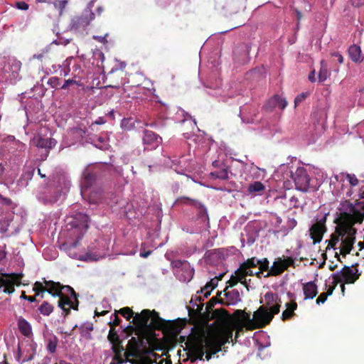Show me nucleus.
Masks as SVG:
<instances>
[{
	"label": "nucleus",
	"instance_id": "1",
	"mask_svg": "<svg viewBox=\"0 0 364 364\" xmlns=\"http://www.w3.org/2000/svg\"><path fill=\"white\" fill-rule=\"evenodd\" d=\"M134 326H127L124 331L127 336L136 334L137 338H131L128 341L125 357L127 362L132 364H152L157 362L158 354L151 349H141L145 340H149L154 329H163L166 328L170 323L161 318L158 311L143 309L140 313H136L132 320Z\"/></svg>",
	"mask_w": 364,
	"mask_h": 364
},
{
	"label": "nucleus",
	"instance_id": "2",
	"mask_svg": "<svg viewBox=\"0 0 364 364\" xmlns=\"http://www.w3.org/2000/svg\"><path fill=\"white\" fill-rule=\"evenodd\" d=\"M233 328L230 326H220L213 327L206 333L198 335L190 341L189 358L194 362L199 359L203 360L205 358L207 360L211 359L213 354L221 351L225 343L232 338Z\"/></svg>",
	"mask_w": 364,
	"mask_h": 364
},
{
	"label": "nucleus",
	"instance_id": "3",
	"mask_svg": "<svg viewBox=\"0 0 364 364\" xmlns=\"http://www.w3.org/2000/svg\"><path fill=\"white\" fill-rule=\"evenodd\" d=\"M350 211V213L346 214V218L349 223V226L346 229L340 230L341 239L340 252L343 255L350 253L353 247L356 230L353 228V225L355 223H361L364 220V200L357 202L355 205H352Z\"/></svg>",
	"mask_w": 364,
	"mask_h": 364
},
{
	"label": "nucleus",
	"instance_id": "4",
	"mask_svg": "<svg viewBox=\"0 0 364 364\" xmlns=\"http://www.w3.org/2000/svg\"><path fill=\"white\" fill-rule=\"evenodd\" d=\"M47 289H43L41 284L39 286V291H47L48 293L54 297H58V306L65 312V315H68L71 311V309L77 310L79 301L78 295L71 286H65L60 282H55V281H48Z\"/></svg>",
	"mask_w": 364,
	"mask_h": 364
},
{
	"label": "nucleus",
	"instance_id": "5",
	"mask_svg": "<svg viewBox=\"0 0 364 364\" xmlns=\"http://www.w3.org/2000/svg\"><path fill=\"white\" fill-rule=\"evenodd\" d=\"M97 178V173L93 169L87 168L83 172V178L81 183V193L85 198L87 196L90 203H99L102 198V189L97 191H90L92 184L95 183Z\"/></svg>",
	"mask_w": 364,
	"mask_h": 364
},
{
	"label": "nucleus",
	"instance_id": "6",
	"mask_svg": "<svg viewBox=\"0 0 364 364\" xmlns=\"http://www.w3.org/2000/svg\"><path fill=\"white\" fill-rule=\"evenodd\" d=\"M275 314H279L278 305H273L270 309L267 304L261 305L257 311H254L255 329L270 324Z\"/></svg>",
	"mask_w": 364,
	"mask_h": 364
},
{
	"label": "nucleus",
	"instance_id": "7",
	"mask_svg": "<svg viewBox=\"0 0 364 364\" xmlns=\"http://www.w3.org/2000/svg\"><path fill=\"white\" fill-rule=\"evenodd\" d=\"M23 273H0V292L14 293L15 285H21Z\"/></svg>",
	"mask_w": 364,
	"mask_h": 364
},
{
	"label": "nucleus",
	"instance_id": "8",
	"mask_svg": "<svg viewBox=\"0 0 364 364\" xmlns=\"http://www.w3.org/2000/svg\"><path fill=\"white\" fill-rule=\"evenodd\" d=\"M360 274L358 273V268H352V267H346V265L337 273L332 275L333 283L336 287L338 283L344 282V283H355Z\"/></svg>",
	"mask_w": 364,
	"mask_h": 364
},
{
	"label": "nucleus",
	"instance_id": "9",
	"mask_svg": "<svg viewBox=\"0 0 364 364\" xmlns=\"http://www.w3.org/2000/svg\"><path fill=\"white\" fill-rule=\"evenodd\" d=\"M95 18V13L92 12V9L87 8V9H85L80 16L73 17L70 23V28L75 31H83Z\"/></svg>",
	"mask_w": 364,
	"mask_h": 364
},
{
	"label": "nucleus",
	"instance_id": "10",
	"mask_svg": "<svg viewBox=\"0 0 364 364\" xmlns=\"http://www.w3.org/2000/svg\"><path fill=\"white\" fill-rule=\"evenodd\" d=\"M289 266H295V261L293 257H291V256L277 257L265 277H276V275H280V274H282Z\"/></svg>",
	"mask_w": 364,
	"mask_h": 364
},
{
	"label": "nucleus",
	"instance_id": "11",
	"mask_svg": "<svg viewBox=\"0 0 364 364\" xmlns=\"http://www.w3.org/2000/svg\"><path fill=\"white\" fill-rule=\"evenodd\" d=\"M296 188L301 191H308L310 188V176L307 171L303 167H299L294 173H291Z\"/></svg>",
	"mask_w": 364,
	"mask_h": 364
},
{
	"label": "nucleus",
	"instance_id": "12",
	"mask_svg": "<svg viewBox=\"0 0 364 364\" xmlns=\"http://www.w3.org/2000/svg\"><path fill=\"white\" fill-rule=\"evenodd\" d=\"M327 215H324L321 219L316 220V223L309 228L310 235L314 242H320L322 240L324 233L327 230L326 225Z\"/></svg>",
	"mask_w": 364,
	"mask_h": 364
},
{
	"label": "nucleus",
	"instance_id": "13",
	"mask_svg": "<svg viewBox=\"0 0 364 364\" xmlns=\"http://www.w3.org/2000/svg\"><path fill=\"white\" fill-rule=\"evenodd\" d=\"M173 267L177 269L178 272L181 271V280L189 282L194 275V269L191 267L190 262L186 260H175L173 262Z\"/></svg>",
	"mask_w": 364,
	"mask_h": 364
},
{
	"label": "nucleus",
	"instance_id": "14",
	"mask_svg": "<svg viewBox=\"0 0 364 364\" xmlns=\"http://www.w3.org/2000/svg\"><path fill=\"white\" fill-rule=\"evenodd\" d=\"M110 83L107 84V86L110 87H119L121 85L125 84V73L124 70L112 69L107 75Z\"/></svg>",
	"mask_w": 364,
	"mask_h": 364
},
{
	"label": "nucleus",
	"instance_id": "15",
	"mask_svg": "<svg viewBox=\"0 0 364 364\" xmlns=\"http://www.w3.org/2000/svg\"><path fill=\"white\" fill-rule=\"evenodd\" d=\"M142 141L148 149H156L162 141L159 134H155L149 129H144L143 132Z\"/></svg>",
	"mask_w": 364,
	"mask_h": 364
},
{
	"label": "nucleus",
	"instance_id": "16",
	"mask_svg": "<svg viewBox=\"0 0 364 364\" xmlns=\"http://www.w3.org/2000/svg\"><path fill=\"white\" fill-rule=\"evenodd\" d=\"M213 166L216 168L215 171L210 173L212 177L220 178V179H228V166L221 161H213Z\"/></svg>",
	"mask_w": 364,
	"mask_h": 364
},
{
	"label": "nucleus",
	"instance_id": "17",
	"mask_svg": "<svg viewBox=\"0 0 364 364\" xmlns=\"http://www.w3.org/2000/svg\"><path fill=\"white\" fill-rule=\"evenodd\" d=\"M234 314L239 318L240 323L244 324L247 329H255V313L251 318V314L247 311H242V309H237Z\"/></svg>",
	"mask_w": 364,
	"mask_h": 364
},
{
	"label": "nucleus",
	"instance_id": "18",
	"mask_svg": "<svg viewBox=\"0 0 364 364\" xmlns=\"http://www.w3.org/2000/svg\"><path fill=\"white\" fill-rule=\"evenodd\" d=\"M288 102L286 98L281 97L279 95H274L267 101L264 107L268 111H272V109H274L275 107H279L281 109H284V108H286Z\"/></svg>",
	"mask_w": 364,
	"mask_h": 364
},
{
	"label": "nucleus",
	"instance_id": "19",
	"mask_svg": "<svg viewBox=\"0 0 364 364\" xmlns=\"http://www.w3.org/2000/svg\"><path fill=\"white\" fill-rule=\"evenodd\" d=\"M259 263V259L257 257H250L246 262H242L241 269H242L243 280L246 279L247 275H255V272L252 270V267H256Z\"/></svg>",
	"mask_w": 364,
	"mask_h": 364
},
{
	"label": "nucleus",
	"instance_id": "20",
	"mask_svg": "<svg viewBox=\"0 0 364 364\" xmlns=\"http://www.w3.org/2000/svg\"><path fill=\"white\" fill-rule=\"evenodd\" d=\"M89 216L86 213H76L73 219V226L79 228L80 231H87L89 227Z\"/></svg>",
	"mask_w": 364,
	"mask_h": 364
},
{
	"label": "nucleus",
	"instance_id": "21",
	"mask_svg": "<svg viewBox=\"0 0 364 364\" xmlns=\"http://www.w3.org/2000/svg\"><path fill=\"white\" fill-rule=\"evenodd\" d=\"M48 279H46V278H43L42 282L41 281H36V282L33 283V291L35 293V295L33 296H28L27 300L29 302H36L38 301L37 297L44 298L45 296V292L46 291H43V292H41L39 290L40 285L41 284L43 288H48V284H46Z\"/></svg>",
	"mask_w": 364,
	"mask_h": 364
},
{
	"label": "nucleus",
	"instance_id": "22",
	"mask_svg": "<svg viewBox=\"0 0 364 364\" xmlns=\"http://www.w3.org/2000/svg\"><path fill=\"white\" fill-rule=\"evenodd\" d=\"M239 282L243 284L245 287L249 289V284L247 279L243 280V270L241 269V264L239 268L235 270V274L231 276L230 279L228 282V284L229 287H233V285H236V284L239 283Z\"/></svg>",
	"mask_w": 364,
	"mask_h": 364
},
{
	"label": "nucleus",
	"instance_id": "23",
	"mask_svg": "<svg viewBox=\"0 0 364 364\" xmlns=\"http://www.w3.org/2000/svg\"><path fill=\"white\" fill-rule=\"evenodd\" d=\"M264 298L266 299V304L268 309H271V306L273 305H277L279 307V312L280 311V307L282 304V301L281 297L277 295V294H274V292H272L269 291L264 294Z\"/></svg>",
	"mask_w": 364,
	"mask_h": 364
},
{
	"label": "nucleus",
	"instance_id": "24",
	"mask_svg": "<svg viewBox=\"0 0 364 364\" xmlns=\"http://www.w3.org/2000/svg\"><path fill=\"white\" fill-rule=\"evenodd\" d=\"M33 141L37 147H41L42 149H52L56 144L54 139H45L43 136H37L33 139Z\"/></svg>",
	"mask_w": 364,
	"mask_h": 364
},
{
	"label": "nucleus",
	"instance_id": "25",
	"mask_svg": "<svg viewBox=\"0 0 364 364\" xmlns=\"http://www.w3.org/2000/svg\"><path fill=\"white\" fill-rule=\"evenodd\" d=\"M303 290L305 298H314L318 294V286L316 283L306 282L303 284Z\"/></svg>",
	"mask_w": 364,
	"mask_h": 364
},
{
	"label": "nucleus",
	"instance_id": "26",
	"mask_svg": "<svg viewBox=\"0 0 364 364\" xmlns=\"http://www.w3.org/2000/svg\"><path fill=\"white\" fill-rule=\"evenodd\" d=\"M228 288L226 287L225 289L226 301H224V305H234V304L240 301V294L238 290L227 291Z\"/></svg>",
	"mask_w": 364,
	"mask_h": 364
},
{
	"label": "nucleus",
	"instance_id": "27",
	"mask_svg": "<svg viewBox=\"0 0 364 364\" xmlns=\"http://www.w3.org/2000/svg\"><path fill=\"white\" fill-rule=\"evenodd\" d=\"M298 304L294 301V300H291L289 303L286 304V309L282 311V320H288L291 319L294 315H295V310L297 309Z\"/></svg>",
	"mask_w": 364,
	"mask_h": 364
},
{
	"label": "nucleus",
	"instance_id": "28",
	"mask_svg": "<svg viewBox=\"0 0 364 364\" xmlns=\"http://www.w3.org/2000/svg\"><path fill=\"white\" fill-rule=\"evenodd\" d=\"M18 326L20 332L26 337H30V336L33 334L32 326L26 318L20 317V318L18 319Z\"/></svg>",
	"mask_w": 364,
	"mask_h": 364
},
{
	"label": "nucleus",
	"instance_id": "29",
	"mask_svg": "<svg viewBox=\"0 0 364 364\" xmlns=\"http://www.w3.org/2000/svg\"><path fill=\"white\" fill-rule=\"evenodd\" d=\"M265 190V185L261 181H255L254 183H249L247 187V192L252 195H261Z\"/></svg>",
	"mask_w": 364,
	"mask_h": 364
},
{
	"label": "nucleus",
	"instance_id": "30",
	"mask_svg": "<svg viewBox=\"0 0 364 364\" xmlns=\"http://www.w3.org/2000/svg\"><path fill=\"white\" fill-rule=\"evenodd\" d=\"M348 53L353 62H360L363 59L361 48L359 46H356V44L350 46Z\"/></svg>",
	"mask_w": 364,
	"mask_h": 364
},
{
	"label": "nucleus",
	"instance_id": "31",
	"mask_svg": "<svg viewBox=\"0 0 364 364\" xmlns=\"http://www.w3.org/2000/svg\"><path fill=\"white\" fill-rule=\"evenodd\" d=\"M328 76H330V71L328 69L327 63L325 60H321V68L318 70V80L319 81H325Z\"/></svg>",
	"mask_w": 364,
	"mask_h": 364
},
{
	"label": "nucleus",
	"instance_id": "32",
	"mask_svg": "<svg viewBox=\"0 0 364 364\" xmlns=\"http://www.w3.org/2000/svg\"><path fill=\"white\" fill-rule=\"evenodd\" d=\"M54 309L55 306L51 303H49V301H43L38 306V311L43 315L48 316V315H50L53 311Z\"/></svg>",
	"mask_w": 364,
	"mask_h": 364
},
{
	"label": "nucleus",
	"instance_id": "33",
	"mask_svg": "<svg viewBox=\"0 0 364 364\" xmlns=\"http://www.w3.org/2000/svg\"><path fill=\"white\" fill-rule=\"evenodd\" d=\"M335 283H333V286H330L328 287V290L326 292H322L316 299V304L318 305H320V304H323V302H326L327 298L328 296H331V294H333V290L336 288Z\"/></svg>",
	"mask_w": 364,
	"mask_h": 364
},
{
	"label": "nucleus",
	"instance_id": "34",
	"mask_svg": "<svg viewBox=\"0 0 364 364\" xmlns=\"http://www.w3.org/2000/svg\"><path fill=\"white\" fill-rule=\"evenodd\" d=\"M341 229H337L335 233L331 234L326 249L336 248L337 242H338L339 240L341 239Z\"/></svg>",
	"mask_w": 364,
	"mask_h": 364
},
{
	"label": "nucleus",
	"instance_id": "35",
	"mask_svg": "<svg viewBox=\"0 0 364 364\" xmlns=\"http://www.w3.org/2000/svg\"><path fill=\"white\" fill-rule=\"evenodd\" d=\"M258 264H259V269L258 272H257L255 273V274H256V277H261L263 274V272L265 271V269H268V271H269V262L268 259H267V257H264L262 260H259V259Z\"/></svg>",
	"mask_w": 364,
	"mask_h": 364
},
{
	"label": "nucleus",
	"instance_id": "36",
	"mask_svg": "<svg viewBox=\"0 0 364 364\" xmlns=\"http://www.w3.org/2000/svg\"><path fill=\"white\" fill-rule=\"evenodd\" d=\"M110 327L111 328L109 331L107 339L110 341V342L112 344V346H114V345H116V343L119 342V333H117L114 326H110Z\"/></svg>",
	"mask_w": 364,
	"mask_h": 364
},
{
	"label": "nucleus",
	"instance_id": "37",
	"mask_svg": "<svg viewBox=\"0 0 364 364\" xmlns=\"http://www.w3.org/2000/svg\"><path fill=\"white\" fill-rule=\"evenodd\" d=\"M194 206L198 208V215L200 217V218H203V220H208L209 218L205 205H203V203H200V202H198V200H196V205Z\"/></svg>",
	"mask_w": 364,
	"mask_h": 364
},
{
	"label": "nucleus",
	"instance_id": "38",
	"mask_svg": "<svg viewBox=\"0 0 364 364\" xmlns=\"http://www.w3.org/2000/svg\"><path fill=\"white\" fill-rule=\"evenodd\" d=\"M250 50V48L249 46H247V44H242V46H240L238 48L236 49L235 54H236V55H240V51L242 50V60H247Z\"/></svg>",
	"mask_w": 364,
	"mask_h": 364
},
{
	"label": "nucleus",
	"instance_id": "39",
	"mask_svg": "<svg viewBox=\"0 0 364 364\" xmlns=\"http://www.w3.org/2000/svg\"><path fill=\"white\" fill-rule=\"evenodd\" d=\"M176 204H188V205H195L196 203V199L189 197H179L176 200Z\"/></svg>",
	"mask_w": 364,
	"mask_h": 364
},
{
	"label": "nucleus",
	"instance_id": "40",
	"mask_svg": "<svg viewBox=\"0 0 364 364\" xmlns=\"http://www.w3.org/2000/svg\"><path fill=\"white\" fill-rule=\"evenodd\" d=\"M118 312H119V314H121V315H122V316H124L127 320L131 319V318H134V313L132 309L129 308V306H124V308H121Z\"/></svg>",
	"mask_w": 364,
	"mask_h": 364
},
{
	"label": "nucleus",
	"instance_id": "41",
	"mask_svg": "<svg viewBox=\"0 0 364 364\" xmlns=\"http://www.w3.org/2000/svg\"><path fill=\"white\" fill-rule=\"evenodd\" d=\"M222 277H223V274H221L219 277V278H217V277H215V278H212V279H210V281H209V282L205 284V285L204 286V289H210V293H211L213 289H214V288H215V287H217V285L218 284V279H221Z\"/></svg>",
	"mask_w": 364,
	"mask_h": 364
},
{
	"label": "nucleus",
	"instance_id": "42",
	"mask_svg": "<svg viewBox=\"0 0 364 364\" xmlns=\"http://www.w3.org/2000/svg\"><path fill=\"white\" fill-rule=\"evenodd\" d=\"M82 236H83V234L80 235V237H78V238L76 240H74V242H72V243L69 245H68V243H63V245L61 246V248L65 249V250H68V252L70 253L71 249L75 248V247H77V245H78V244L80 242V240L81 239V237H82Z\"/></svg>",
	"mask_w": 364,
	"mask_h": 364
},
{
	"label": "nucleus",
	"instance_id": "43",
	"mask_svg": "<svg viewBox=\"0 0 364 364\" xmlns=\"http://www.w3.org/2000/svg\"><path fill=\"white\" fill-rule=\"evenodd\" d=\"M67 4V0H56L54 3V6L56 7V9H58L59 13L61 14Z\"/></svg>",
	"mask_w": 364,
	"mask_h": 364
},
{
	"label": "nucleus",
	"instance_id": "44",
	"mask_svg": "<svg viewBox=\"0 0 364 364\" xmlns=\"http://www.w3.org/2000/svg\"><path fill=\"white\" fill-rule=\"evenodd\" d=\"M58 340L55 338L53 340H49L47 348L50 353H55L57 349Z\"/></svg>",
	"mask_w": 364,
	"mask_h": 364
},
{
	"label": "nucleus",
	"instance_id": "45",
	"mask_svg": "<svg viewBox=\"0 0 364 364\" xmlns=\"http://www.w3.org/2000/svg\"><path fill=\"white\" fill-rule=\"evenodd\" d=\"M346 178L351 186H357L359 183L358 177L353 175V173H346Z\"/></svg>",
	"mask_w": 364,
	"mask_h": 364
},
{
	"label": "nucleus",
	"instance_id": "46",
	"mask_svg": "<svg viewBox=\"0 0 364 364\" xmlns=\"http://www.w3.org/2000/svg\"><path fill=\"white\" fill-rule=\"evenodd\" d=\"M218 302H220V304H224V300L223 299H218V297H211V299L208 301L207 303V307L208 309H212L213 306L216 305Z\"/></svg>",
	"mask_w": 364,
	"mask_h": 364
},
{
	"label": "nucleus",
	"instance_id": "47",
	"mask_svg": "<svg viewBox=\"0 0 364 364\" xmlns=\"http://www.w3.org/2000/svg\"><path fill=\"white\" fill-rule=\"evenodd\" d=\"M112 350L115 354H119L121 355V352L123 351L124 348L122 344V340L120 339L119 336V341L115 344V346H113Z\"/></svg>",
	"mask_w": 364,
	"mask_h": 364
},
{
	"label": "nucleus",
	"instance_id": "48",
	"mask_svg": "<svg viewBox=\"0 0 364 364\" xmlns=\"http://www.w3.org/2000/svg\"><path fill=\"white\" fill-rule=\"evenodd\" d=\"M36 171V168L34 167H28L27 169L25 170L23 176L26 177L27 179H31L33 178V174Z\"/></svg>",
	"mask_w": 364,
	"mask_h": 364
},
{
	"label": "nucleus",
	"instance_id": "49",
	"mask_svg": "<svg viewBox=\"0 0 364 364\" xmlns=\"http://www.w3.org/2000/svg\"><path fill=\"white\" fill-rule=\"evenodd\" d=\"M109 36L108 33L105 35H93L92 38L99 42H102L103 43H106L107 42V36Z\"/></svg>",
	"mask_w": 364,
	"mask_h": 364
},
{
	"label": "nucleus",
	"instance_id": "50",
	"mask_svg": "<svg viewBox=\"0 0 364 364\" xmlns=\"http://www.w3.org/2000/svg\"><path fill=\"white\" fill-rule=\"evenodd\" d=\"M95 146L96 147H99V149H105L106 140H105L104 137L100 136L95 142Z\"/></svg>",
	"mask_w": 364,
	"mask_h": 364
},
{
	"label": "nucleus",
	"instance_id": "51",
	"mask_svg": "<svg viewBox=\"0 0 364 364\" xmlns=\"http://www.w3.org/2000/svg\"><path fill=\"white\" fill-rule=\"evenodd\" d=\"M306 97L307 93H304V92L300 95H298V96L294 98V106H298V105H299V103H301L304 99H306Z\"/></svg>",
	"mask_w": 364,
	"mask_h": 364
},
{
	"label": "nucleus",
	"instance_id": "52",
	"mask_svg": "<svg viewBox=\"0 0 364 364\" xmlns=\"http://www.w3.org/2000/svg\"><path fill=\"white\" fill-rule=\"evenodd\" d=\"M124 362V360H123L122 355L120 354H114L112 362L110 364H121V363Z\"/></svg>",
	"mask_w": 364,
	"mask_h": 364
},
{
	"label": "nucleus",
	"instance_id": "53",
	"mask_svg": "<svg viewBox=\"0 0 364 364\" xmlns=\"http://www.w3.org/2000/svg\"><path fill=\"white\" fill-rule=\"evenodd\" d=\"M122 321V319L119 318L118 316L117 313L114 314V318L109 323V326H119L120 324V322Z\"/></svg>",
	"mask_w": 364,
	"mask_h": 364
},
{
	"label": "nucleus",
	"instance_id": "54",
	"mask_svg": "<svg viewBox=\"0 0 364 364\" xmlns=\"http://www.w3.org/2000/svg\"><path fill=\"white\" fill-rule=\"evenodd\" d=\"M48 84H50V85L53 87H57V86H58V85H60V79L59 77H50L49 78V80H48Z\"/></svg>",
	"mask_w": 364,
	"mask_h": 364
},
{
	"label": "nucleus",
	"instance_id": "55",
	"mask_svg": "<svg viewBox=\"0 0 364 364\" xmlns=\"http://www.w3.org/2000/svg\"><path fill=\"white\" fill-rule=\"evenodd\" d=\"M71 84H78L77 80H75V79H67L65 80L64 84L61 85V89H67L69 85Z\"/></svg>",
	"mask_w": 364,
	"mask_h": 364
},
{
	"label": "nucleus",
	"instance_id": "56",
	"mask_svg": "<svg viewBox=\"0 0 364 364\" xmlns=\"http://www.w3.org/2000/svg\"><path fill=\"white\" fill-rule=\"evenodd\" d=\"M16 6L18 9H21V10H28L29 7L28 3H26V1H17Z\"/></svg>",
	"mask_w": 364,
	"mask_h": 364
},
{
	"label": "nucleus",
	"instance_id": "57",
	"mask_svg": "<svg viewBox=\"0 0 364 364\" xmlns=\"http://www.w3.org/2000/svg\"><path fill=\"white\" fill-rule=\"evenodd\" d=\"M0 201L2 204H5L6 205H11V204H12V199H10V198L3 197L1 194H0Z\"/></svg>",
	"mask_w": 364,
	"mask_h": 364
},
{
	"label": "nucleus",
	"instance_id": "58",
	"mask_svg": "<svg viewBox=\"0 0 364 364\" xmlns=\"http://www.w3.org/2000/svg\"><path fill=\"white\" fill-rule=\"evenodd\" d=\"M75 132L81 136H83V135L86 134L87 129V128H81V127H78L77 128L75 129Z\"/></svg>",
	"mask_w": 364,
	"mask_h": 364
},
{
	"label": "nucleus",
	"instance_id": "59",
	"mask_svg": "<svg viewBox=\"0 0 364 364\" xmlns=\"http://www.w3.org/2000/svg\"><path fill=\"white\" fill-rule=\"evenodd\" d=\"M353 6H362L364 5V0H350Z\"/></svg>",
	"mask_w": 364,
	"mask_h": 364
},
{
	"label": "nucleus",
	"instance_id": "60",
	"mask_svg": "<svg viewBox=\"0 0 364 364\" xmlns=\"http://www.w3.org/2000/svg\"><path fill=\"white\" fill-rule=\"evenodd\" d=\"M94 55L97 56V58H100L101 59V63H103L105 55L103 52H102V50H97L96 52H95Z\"/></svg>",
	"mask_w": 364,
	"mask_h": 364
},
{
	"label": "nucleus",
	"instance_id": "61",
	"mask_svg": "<svg viewBox=\"0 0 364 364\" xmlns=\"http://www.w3.org/2000/svg\"><path fill=\"white\" fill-rule=\"evenodd\" d=\"M332 55L336 56L338 62L339 63H343V57L341 55V53H339V52H334L333 53H332Z\"/></svg>",
	"mask_w": 364,
	"mask_h": 364
},
{
	"label": "nucleus",
	"instance_id": "62",
	"mask_svg": "<svg viewBox=\"0 0 364 364\" xmlns=\"http://www.w3.org/2000/svg\"><path fill=\"white\" fill-rule=\"evenodd\" d=\"M48 53V50H43L41 52V53H37V55H33V58L35 59L36 58L37 59H40L42 60L43 58L46 55V53Z\"/></svg>",
	"mask_w": 364,
	"mask_h": 364
},
{
	"label": "nucleus",
	"instance_id": "63",
	"mask_svg": "<svg viewBox=\"0 0 364 364\" xmlns=\"http://www.w3.org/2000/svg\"><path fill=\"white\" fill-rule=\"evenodd\" d=\"M215 253H220V250H213L212 251H208L205 254V258H209L213 255H215Z\"/></svg>",
	"mask_w": 364,
	"mask_h": 364
},
{
	"label": "nucleus",
	"instance_id": "64",
	"mask_svg": "<svg viewBox=\"0 0 364 364\" xmlns=\"http://www.w3.org/2000/svg\"><path fill=\"white\" fill-rule=\"evenodd\" d=\"M315 73H316L315 70H312L309 73V80L310 81H311V82H314V81H315V80H316V77H315Z\"/></svg>",
	"mask_w": 364,
	"mask_h": 364
}]
</instances>
